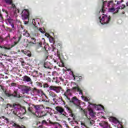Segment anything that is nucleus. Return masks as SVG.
<instances>
[{"label": "nucleus", "instance_id": "f257e3e1", "mask_svg": "<svg viewBox=\"0 0 128 128\" xmlns=\"http://www.w3.org/2000/svg\"><path fill=\"white\" fill-rule=\"evenodd\" d=\"M5 110L6 114H14L20 118H24V114L26 112V108L20 107V106L18 104H15L13 106L8 104L5 108Z\"/></svg>", "mask_w": 128, "mask_h": 128}, {"label": "nucleus", "instance_id": "f03ea898", "mask_svg": "<svg viewBox=\"0 0 128 128\" xmlns=\"http://www.w3.org/2000/svg\"><path fill=\"white\" fill-rule=\"evenodd\" d=\"M114 6H116V4L114 3V1H105L103 2L102 9L100 11V14H106L108 8H112Z\"/></svg>", "mask_w": 128, "mask_h": 128}, {"label": "nucleus", "instance_id": "7ed1b4c3", "mask_svg": "<svg viewBox=\"0 0 128 128\" xmlns=\"http://www.w3.org/2000/svg\"><path fill=\"white\" fill-rule=\"evenodd\" d=\"M100 14H102L99 17V20L102 24H108L110 20V16L108 14H104L105 13H99Z\"/></svg>", "mask_w": 128, "mask_h": 128}, {"label": "nucleus", "instance_id": "20e7f679", "mask_svg": "<svg viewBox=\"0 0 128 128\" xmlns=\"http://www.w3.org/2000/svg\"><path fill=\"white\" fill-rule=\"evenodd\" d=\"M30 94L32 96H36V94H38V96H44L46 98L45 100H44V102H48V97L46 96V94L44 93L42 90H38L36 88H34L32 92H31Z\"/></svg>", "mask_w": 128, "mask_h": 128}, {"label": "nucleus", "instance_id": "39448f33", "mask_svg": "<svg viewBox=\"0 0 128 128\" xmlns=\"http://www.w3.org/2000/svg\"><path fill=\"white\" fill-rule=\"evenodd\" d=\"M84 114L86 116L89 120L90 122V124H94L95 122L94 120H96V117L94 116V112L92 110H90L88 114L90 116H88V113L84 112Z\"/></svg>", "mask_w": 128, "mask_h": 128}, {"label": "nucleus", "instance_id": "423d86ee", "mask_svg": "<svg viewBox=\"0 0 128 128\" xmlns=\"http://www.w3.org/2000/svg\"><path fill=\"white\" fill-rule=\"evenodd\" d=\"M19 90H21L23 94H28L30 92V87L28 86H24L23 85H20L18 86Z\"/></svg>", "mask_w": 128, "mask_h": 128}, {"label": "nucleus", "instance_id": "0eeeda50", "mask_svg": "<svg viewBox=\"0 0 128 128\" xmlns=\"http://www.w3.org/2000/svg\"><path fill=\"white\" fill-rule=\"evenodd\" d=\"M70 100L72 104H74L75 106H78L80 110H84V109L82 108V106H80V100H78V99L76 97L72 98V100Z\"/></svg>", "mask_w": 128, "mask_h": 128}, {"label": "nucleus", "instance_id": "6e6552de", "mask_svg": "<svg viewBox=\"0 0 128 128\" xmlns=\"http://www.w3.org/2000/svg\"><path fill=\"white\" fill-rule=\"evenodd\" d=\"M5 94L7 96H14V98H20V93L18 92V90H14L12 94H10V92H8V91H5Z\"/></svg>", "mask_w": 128, "mask_h": 128}, {"label": "nucleus", "instance_id": "1a4fd4ad", "mask_svg": "<svg viewBox=\"0 0 128 128\" xmlns=\"http://www.w3.org/2000/svg\"><path fill=\"white\" fill-rule=\"evenodd\" d=\"M52 60L54 62L57 64H59V66L61 64L62 66H64V63L60 59L59 54L56 55L54 58L52 59Z\"/></svg>", "mask_w": 128, "mask_h": 128}, {"label": "nucleus", "instance_id": "9d476101", "mask_svg": "<svg viewBox=\"0 0 128 128\" xmlns=\"http://www.w3.org/2000/svg\"><path fill=\"white\" fill-rule=\"evenodd\" d=\"M32 110H36V112H34ZM40 110L41 108H40V106L32 104V108H28V110H29L30 112H32V114H36V112H40Z\"/></svg>", "mask_w": 128, "mask_h": 128}, {"label": "nucleus", "instance_id": "9b49d317", "mask_svg": "<svg viewBox=\"0 0 128 128\" xmlns=\"http://www.w3.org/2000/svg\"><path fill=\"white\" fill-rule=\"evenodd\" d=\"M49 88L51 90H54L56 94H60V90L64 91V90H62L60 86H50Z\"/></svg>", "mask_w": 128, "mask_h": 128}, {"label": "nucleus", "instance_id": "f8f14e48", "mask_svg": "<svg viewBox=\"0 0 128 128\" xmlns=\"http://www.w3.org/2000/svg\"><path fill=\"white\" fill-rule=\"evenodd\" d=\"M56 110L60 114H63V116H66V118H68V114H66V113L64 112V109L58 106L56 107Z\"/></svg>", "mask_w": 128, "mask_h": 128}, {"label": "nucleus", "instance_id": "ddd939ff", "mask_svg": "<svg viewBox=\"0 0 128 128\" xmlns=\"http://www.w3.org/2000/svg\"><path fill=\"white\" fill-rule=\"evenodd\" d=\"M30 13L28 12V10H22V20H28V16Z\"/></svg>", "mask_w": 128, "mask_h": 128}, {"label": "nucleus", "instance_id": "4468645a", "mask_svg": "<svg viewBox=\"0 0 128 128\" xmlns=\"http://www.w3.org/2000/svg\"><path fill=\"white\" fill-rule=\"evenodd\" d=\"M120 8V7H110L108 8L109 12H114V14H116V12H118V10Z\"/></svg>", "mask_w": 128, "mask_h": 128}, {"label": "nucleus", "instance_id": "2eb2a0df", "mask_svg": "<svg viewBox=\"0 0 128 128\" xmlns=\"http://www.w3.org/2000/svg\"><path fill=\"white\" fill-rule=\"evenodd\" d=\"M34 114L38 118H42V116H46V113L44 111H42L40 110V112H35Z\"/></svg>", "mask_w": 128, "mask_h": 128}, {"label": "nucleus", "instance_id": "dca6fc26", "mask_svg": "<svg viewBox=\"0 0 128 128\" xmlns=\"http://www.w3.org/2000/svg\"><path fill=\"white\" fill-rule=\"evenodd\" d=\"M100 126L102 128H110V126L108 122L102 121L99 124Z\"/></svg>", "mask_w": 128, "mask_h": 128}, {"label": "nucleus", "instance_id": "f3484780", "mask_svg": "<svg viewBox=\"0 0 128 128\" xmlns=\"http://www.w3.org/2000/svg\"><path fill=\"white\" fill-rule=\"evenodd\" d=\"M22 78L23 82H30V84H32V79L28 76H24Z\"/></svg>", "mask_w": 128, "mask_h": 128}, {"label": "nucleus", "instance_id": "a211bd4d", "mask_svg": "<svg viewBox=\"0 0 128 128\" xmlns=\"http://www.w3.org/2000/svg\"><path fill=\"white\" fill-rule=\"evenodd\" d=\"M50 126L52 128H60L61 126L58 122H50Z\"/></svg>", "mask_w": 128, "mask_h": 128}, {"label": "nucleus", "instance_id": "6ab92c4d", "mask_svg": "<svg viewBox=\"0 0 128 128\" xmlns=\"http://www.w3.org/2000/svg\"><path fill=\"white\" fill-rule=\"evenodd\" d=\"M64 96L66 97V98L69 100H70V98L68 96H72V91H70V89H68L66 91L64 92Z\"/></svg>", "mask_w": 128, "mask_h": 128}, {"label": "nucleus", "instance_id": "aec40b11", "mask_svg": "<svg viewBox=\"0 0 128 128\" xmlns=\"http://www.w3.org/2000/svg\"><path fill=\"white\" fill-rule=\"evenodd\" d=\"M44 68H48V70H52V64H51L50 62H46L44 64Z\"/></svg>", "mask_w": 128, "mask_h": 128}, {"label": "nucleus", "instance_id": "412c9836", "mask_svg": "<svg viewBox=\"0 0 128 128\" xmlns=\"http://www.w3.org/2000/svg\"><path fill=\"white\" fill-rule=\"evenodd\" d=\"M110 120H111V122H112L114 124H121L120 121H118V119L116 118L110 117Z\"/></svg>", "mask_w": 128, "mask_h": 128}, {"label": "nucleus", "instance_id": "4be33fe9", "mask_svg": "<svg viewBox=\"0 0 128 128\" xmlns=\"http://www.w3.org/2000/svg\"><path fill=\"white\" fill-rule=\"evenodd\" d=\"M5 2L6 4H10L12 8H16V5L12 4V0H5Z\"/></svg>", "mask_w": 128, "mask_h": 128}, {"label": "nucleus", "instance_id": "5701e85b", "mask_svg": "<svg viewBox=\"0 0 128 128\" xmlns=\"http://www.w3.org/2000/svg\"><path fill=\"white\" fill-rule=\"evenodd\" d=\"M0 120H2V122L4 124H8V119L4 116L0 118Z\"/></svg>", "mask_w": 128, "mask_h": 128}, {"label": "nucleus", "instance_id": "b1692460", "mask_svg": "<svg viewBox=\"0 0 128 128\" xmlns=\"http://www.w3.org/2000/svg\"><path fill=\"white\" fill-rule=\"evenodd\" d=\"M49 96H51V98H58V96L54 92L52 91L49 92Z\"/></svg>", "mask_w": 128, "mask_h": 128}, {"label": "nucleus", "instance_id": "393cba45", "mask_svg": "<svg viewBox=\"0 0 128 128\" xmlns=\"http://www.w3.org/2000/svg\"><path fill=\"white\" fill-rule=\"evenodd\" d=\"M50 42L51 44H52V46L53 50H54V48H56V47H54V38H52V37H50Z\"/></svg>", "mask_w": 128, "mask_h": 128}, {"label": "nucleus", "instance_id": "a878e982", "mask_svg": "<svg viewBox=\"0 0 128 128\" xmlns=\"http://www.w3.org/2000/svg\"><path fill=\"white\" fill-rule=\"evenodd\" d=\"M54 102L56 104V102H62V99L60 98H58V96L56 98H53Z\"/></svg>", "mask_w": 128, "mask_h": 128}, {"label": "nucleus", "instance_id": "bb28decb", "mask_svg": "<svg viewBox=\"0 0 128 128\" xmlns=\"http://www.w3.org/2000/svg\"><path fill=\"white\" fill-rule=\"evenodd\" d=\"M39 19H34L32 20V24L34 26H38V24H40Z\"/></svg>", "mask_w": 128, "mask_h": 128}, {"label": "nucleus", "instance_id": "cd10ccee", "mask_svg": "<svg viewBox=\"0 0 128 128\" xmlns=\"http://www.w3.org/2000/svg\"><path fill=\"white\" fill-rule=\"evenodd\" d=\"M74 90H76V92H78L79 94H82V90L80 88L78 87H74Z\"/></svg>", "mask_w": 128, "mask_h": 128}, {"label": "nucleus", "instance_id": "c85d7f7f", "mask_svg": "<svg viewBox=\"0 0 128 128\" xmlns=\"http://www.w3.org/2000/svg\"><path fill=\"white\" fill-rule=\"evenodd\" d=\"M96 109L97 110H104V106L100 105H96L95 106Z\"/></svg>", "mask_w": 128, "mask_h": 128}, {"label": "nucleus", "instance_id": "c756f323", "mask_svg": "<svg viewBox=\"0 0 128 128\" xmlns=\"http://www.w3.org/2000/svg\"><path fill=\"white\" fill-rule=\"evenodd\" d=\"M12 128H24V126H19L18 124L14 123L12 125Z\"/></svg>", "mask_w": 128, "mask_h": 128}, {"label": "nucleus", "instance_id": "7c9ffc66", "mask_svg": "<svg viewBox=\"0 0 128 128\" xmlns=\"http://www.w3.org/2000/svg\"><path fill=\"white\" fill-rule=\"evenodd\" d=\"M50 48L48 47V45L46 44L44 46V48H42V50H41V52H44V50H46V52H48V50Z\"/></svg>", "mask_w": 128, "mask_h": 128}, {"label": "nucleus", "instance_id": "2f4dec72", "mask_svg": "<svg viewBox=\"0 0 128 128\" xmlns=\"http://www.w3.org/2000/svg\"><path fill=\"white\" fill-rule=\"evenodd\" d=\"M64 82V79H62V78H56V82L58 84V82Z\"/></svg>", "mask_w": 128, "mask_h": 128}, {"label": "nucleus", "instance_id": "473e14b6", "mask_svg": "<svg viewBox=\"0 0 128 128\" xmlns=\"http://www.w3.org/2000/svg\"><path fill=\"white\" fill-rule=\"evenodd\" d=\"M23 36H24L28 38V36H30V34L28 33V31L24 30L23 31Z\"/></svg>", "mask_w": 128, "mask_h": 128}, {"label": "nucleus", "instance_id": "72a5a7b5", "mask_svg": "<svg viewBox=\"0 0 128 128\" xmlns=\"http://www.w3.org/2000/svg\"><path fill=\"white\" fill-rule=\"evenodd\" d=\"M38 71H34L32 72L34 78H38Z\"/></svg>", "mask_w": 128, "mask_h": 128}, {"label": "nucleus", "instance_id": "f704fd0d", "mask_svg": "<svg viewBox=\"0 0 128 128\" xmlns=\"http://www.w3.org/2000/svg\"><path fill=\"white\" fill-rule=\"evenodd\" d=\"M38 46L37 48H42V42H40L36 44Z\"/></svg>", "mask_w": 128, "mask_h": 128}, {"label": "nucleus", "instance_id": "c9c22d12", "mask_svg": "<svg viewBox=\"0 0 128 128\" xmlns=\"http://www.w3.org/2000/svg\"><path fill=\"white\" fill-rule=\"evenodd\" d=\"M36 40L34 38H31V42H32L34 44H36Z\"/></svg>", "mask_w": 128, "mask_h": 128}, {"label": "nucleus", "instance_id": "e433bc0d", "mask_svg": "<svg viewBox=\"0 0 128 128\" xmlns=\"http://www.w3.org/2000/svg\"><path fill=\"white\" fill-rule=\"evenodd\" d=\"M68 115L70 116H71V118H73V120H74V114H72V110H69V114Z\"/></svg>", "mask_w": 128, "mask_h": 128}, {"label": "nucleus", "instance_id": "4c0bfd02", "mask_svg": "<svg viewBox=\"0 0 128 128\" xmlns=\"http://www.w3.org/2000/svg\"><path fill=\"white\" fill-rule=\"evenodd\" d=\"M39 30L42 32V34H44L46 32L44 31V28H39Z\"/></svg>", "mask_w": 128, "mask_h": 128}, {"label": "nucleus", "instance_id": "58836bf2", "mask_svg": "<svg viewBox=\"0 0 128 128\" xmlns=\"http://www.w3.org/2000/svg\"><path fill=\"white\" fill-rule=\"evenodd\" d=\"M82 100H84L85 102H88V98L86 97H84V96H82Z\"/></svg>", "mask_w": 128, "mask_h": 128}, {"label": "nucleus", "instance_id": "ea45409f", "mask_svg": "<svg viewBox=\"0 0 128 128\" xmlns=\"http://www.w3.org/2000/svg\"><path fill=\"white\" fill-rule=\"evenodd\" d=\"M36 84L38 86H40V88H42V84L40 82H37Z\"/></svg>", "mask_w": 128, "mask_h": 128}, {"label": "nucleus", "instance_id": "a19ab883", "mask_svg": "<svg viewBox=\"0 0 128 128\" xmlns=\"http://www.w3.org/2000/svg\"><path fill=\"white\" fill-rule=\"evenodd\" d=\"M117 2V4H118V5L120 4H121L122 2H124V0H122L121 1H119V2H118V1H116V0H115V2Z\"/></svg>", "mask_w": 128, "mask_h": 128}, {"label": "nucleus", "instance_id": "79ce46f5", "mask_svg": "<svg viewBox=\"0 0 128 128\" xmlns=\"http://www.w3.org/2000/svg\"><path fill=\"white\" fill-rule=\"evenodd\" d=\"M12 86H18V84L14 82H12L11 84Z\"/></svg>", "mask_w": 128, "mask_h": 128}, {"label": "nucleus", "instance_id": "37998d69", "mask_svg": "<svg viewBox=\"0 0 128 128\" xmlns=\"http://www.w3.org/2000/svg\"><path fill=\"white\" fill-rule=\"evenodd\" d=\"M9 24H10L11 25L12 28H14V24H12V22H10V21H9Z\"/></svg>", "mask_w": 128, "mask_h": 128}, {"label": "nucleus", "instance_id": "c03bdc74", "mask_svg": "<svg viewBox=\"0 0 128 128\" xmlns=\"http://www.w3.org/2000/svg\"><path fill=\"white\" fill-rule=\"evenodd\" d=\"M48 86H48V84H44V88H48Z\"/></svg>", "mask_w": 128, "mask_h": 128}, {"label": "nucleus", "instance_id": "a18cd8bd", "mask_svg": "<svg viewBox=\"0 0 128 128\" xmlns=\"http://www.w3.org/2000/svg\"><path fill=\"white\" fill-rule=\"evenodd\" d=\"M4 42V38L0 36V42Z\"/></svg>", "mask_w": 128, "mask_h": 128}, {"label": "nucleus", "instance_id": "49530a36", "mask_svg": "<svg viewBox=\"0 0 128 128\" xmlns=\"http://www.w3.org/2000/svg\"><path fill=\"white\" fill-rule=\"evenodd\" d=\"M58 74V72H54L52 73V76H56V74Z\"/></svg>", "mask_w": 128, "mask_h": 128}, {"label": "nucleus", "instance_id": "de8ad7c7", "mask_svg": "<svg viewBox=\"0 0 128 128\" xmlns=\"http://www.w3.org/2000/svg\"><path fill=\"white\" fill-rule=\"evenodd\" d=\"M0 48H5L6 50H8V48L5 47L4 46H0Z\"/></svg>", "mask_w": 128, "mask_h": 128}, {"label": "nucleus", "instance_id": "09e8293b", "mask_svg": "<svg viewBox=\"0 0 128 128\" xmlns=\"http://www.w3.org/2000/svg\"><path fill=\"white\" fill-rule=\"evenodd\" d=\"M126 8V5L122 4V5L121 6V8H122V9L124 8Z\"/></svg>", "mask_w": 128, "mask_h": 128}, {"label": "nucleus", "instance_id": "8fccbe9b", "mask_svg": "<svg viewBox=\"0 0 128 128\" xmlns=\"http://www.w3.org/2000/svg\"><path fill=\"white\" fill-rule=\"evenodd\" d=\"M45 36H47V38H50V34L48 33H46Z\"/></svg>", "mask_w": 128, "mask_h": 128}, {"label": "nucleus", "instance_id": "3c124183", "mask_svg": "<svg viewBox=\"0 0 128 128\" xmlns=\"http://www.w3.org/2000/svg\"><path fill=\"white\" fill-rule=\"evenodd\" d=\"M20 62H21V64L22 63V62H24V59H22V58H20Z\"/></svg>", "mask_w": 128, "mask_h": 128}, {"label": "nucleus", "instance_id": "603ef678", "mask_svg": "<svg viewBox=\"0 0 128 128\" xmlns=\"http://www.w3.org/2000/svg\"><path fill=\"white\" fill-rule=\"evenodd\" d=\"M46 110H48V112H50L52 110V108H46Z\"/></svg>", "mask_w": 128, "mask_h": 128}, {"label": "nucleus", "instance_id": "864d4df0", "mask_svg": "<svg viewBox=\"0 0 128 128\" xmlns=\"http://www.w3.org/2000/svg\"><path fill=\"white\" fill-rule=\"evenodd\" d=\"M22 66H26V63L24 61L22 63Z\"/></svg>", "mask_w": 128, "mask_h": 128}, {"label": "nucleus", "instance_id": "5fc2aeb1", "mask_svg": "<svg viewBox=\"0 0 128 128\" xmlns=\"http://www.w3.org/2000/svg\"><path fill=\"white\" fill-rule=\"evenodd\" d=\"M71 74H72L73 78H74V80H76V78H74V73L72 72H71Z\"/></svg>", "mask_w": 128, "mask_h": 128}, {"label": "nucleus", "instance_id": "6e6d98bb", "mask_svg": "<svg viewBox=\"0 0 128 128\" xmlns=\"http://www.w3.org/2000/svg\"><path fill=\"white\" fill-rule=\"evenodd\" d=\"M2 90L4 92V86H2Z\"/></svg>", "mask_w": 128, "mask_h": 128}, {"label": "nucleus", "instance_id": "4d7b16f0", "mask_svg": "<svg viewBox=\"0 0 128 128\" xmlns=\"http://www.w3.org/2000/svg\"><path fill=\"white\" fill-rule=\"evenodd\" d=\"M22 52H24L25 54H26V52L24 50H22Z\"/></svg>", "mask_w": 128, "mask_h": 128}, {"label": "nucleus", "instance_id": "13d9d810", "mask_svg": "<svg viewBox=\"0 0 128 128\" xmlns=\"http://www.w3.org/2000/svg\"><path fill=\"white\" fill-rule=\"evenodd\" d=\"M28 24V22H26V21L24 22V24Z\"/></svg>", "mask_w": 128, "mask_h": 128}, {"label": "nucleus", "instance_id": "bf43d9fd", "mask_svg": "<svg viewBox=\"0 0 128 128\" xmlns=\"http://www.w3.org/2000/svg\"><path fill=\"white\" fill-rule=\"evenodd\" d=\"M39 74H40V78H42V74L40 73Z\"/></svg>", "mask_w": 128, "mask_h": 128}, {"label": "nucleus", "instance_id": "052dcab7", "mask_svg": "<svg viewBox=\"0 0 128 128\" xmlns=\"http://www.w3.org/2000/svg\"><path fill=\"white\" fill-rule=\"evenodd\" d=\"M27 56H30V54H27Z\"/></svg>", "mask_w": 128, "mask_h": 128}, {"label": "nucleus", "instance_id": "680f3d73", "mask_svg": "<svg viewBox=\"0 0 128 128\" xmlns=\"http://www.w3.org/2000/svg\"><path fill=\"white\" fill-rule=\"evenodd\" d=\"M38 128H42V126H39Z\"/></svg>", "mask_w": 128, "mask_h": 128}, {"label": "nucleus", "instance_id": "e2e57ef3", "mask_svg": "<svg viewBox=\"0 0 128 128\" xmlns=\"http://www.w3.org/2000/svg\"><path fill=\"white\" fill-rule=\"evenodd\" d=\"M0 18H2V15H0Z\"/></svg>", "mask_w": 128, "mask_h": 128}, {"label": "nucleus", "instance_id": "0e129e2a", "mask_svg": "<svg viewBox=\"0 0 128 128\" xmlns=\"http://www.w3.org/2000/svg\"><path fill=\"white\" fill-rule=\"evenodd\" d=\"M67 70H68V72H70V70L68 69Z\"/></svg>", "mask_w": 128, "mask_h": 128}, {"label": "nucleus", "instance_id": "69168bd1", "mask_svg": "<svg viewBox=\"0 0 128 128\" xmlns=\"http://www.w3.org/2000/svg\"><path fill=\"white\" fill-rule=\"evenodd\" d=\"M68 120H70V118H68Z\"/></svg>", "mask_w": 128, "mask_h": 128}, {"label": "nucleus", "instance_id": "338daca9", "mask_svg": "<svg viewBox=\"0 0 128 128\" xmlns=\"http://www.w3.org/2000/svg\"><path fill=\"white\" fill-rule=\"evenodd\" d=\"M122 14H124V12H122Z\"/></svg>", "mask_w": 128, "mask_h": 128}, {"label": "nucleus", "instance_id": "774afa93", "mask_svg": "<svg viewBox=\"0 0 128 128\" xmlns=\"http://www.w3.org/2000/svg\"><path fill=\"white\" fill-rule=\"evenodd\" d=\"M83 126H85L84 124H83Z\"/></svg>", "mask_w": 128, "mask_h": 128}]
</instances>
